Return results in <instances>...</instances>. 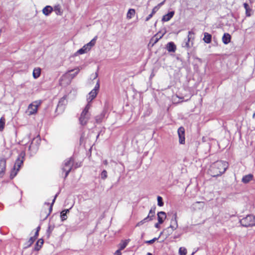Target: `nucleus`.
I'll return each mask as SVG.
<instances>
[{
  "mask_svg": "<svg viewBox=\"0 0 255 255\" xmlns=\"http://www.w3.org/2000/svg\"><path fill=\"white\" fill-rule=\"evenodd\" d=\"M121 250L120 249L118 250L115 253V255H122Z\"/></svg>",
  "mask_w": 255,
  "mask_h": 255,
  "instance_id": "46",
  "label": "nucleus"
},
{
  "mask_svg": "<svg viewBox=\"0 0 255 255\" xmlns=\"http://www.w3.org/2000/svg\"><path fill=\"white\" fill-rule=\"evenodd\" d=\"M41 74V69L40 68H35L33 71V76L34 79L38 78Z\"/></svg>",
  "mask_w": 255,
  "mask_h": 255,
  "instance_id": "27",
  "label": "nucleus"
},
{
  "mask_svg": "<svg viewBox=\"0 0 255 255\" xmlns=\"http://www.w3.org/2000/svg\"><path fill=\"white\" fill-rule=\"evenodd\" d=\"M54 228L55 225L54 224H49L48 229H47L46 231V235L48 238H49Z\"/></svg>",
  "mask_w": 255,
  "mask_h": 255,
  "instance_id": "28",
  "label": "nucleus"
},
{
  "mask_svg": "<svg viewBox=\"0 0 255 255\" xmlns=\"http://www.w3.org/2000/svg\"><path fill=\"white\" fill-rule=\"evenodd\" d=\"M67 103V101L66 100V96H64L59 100L57 105V108L63 110Z\"/></svg>",
  "mask_w": 255,
  "mask_h": 255,
  "instance_id": "16",
  "label": "nucleus"
},
{
  "mask_svg": "<svg viewBox=\"0 0 255 255\" xmlns=\"http://www.w3.org/2000/svg\"><path fill=\"white\" fill-rule=\"evenodd\" d=\"M212 35L208 32H205L204 33L203 41L206 43H210L211 42Z\"/></svg>",
  "mask_w": 255,
  "mask_h": 255,
  "instance_id": "25",
  "label": "nucleus"
},
{
  "mask_svg": "<svg viewBox=\"0 0 255 255\" xmlns=\"http://www.w3.org/2000/svg\"><path fill=\"white\" fill-rule=\"evenodd\" d=\"M40 101H34L28 107V112L29 115L35 114L37 113L38 107L40 105Z\"/></svg>",
  "mask_w": 255,
  "mask_h": 255,
  "instance_id": "10",
  "label": "nucleus"
},
{
  "mask_svg": "<svg viewBox=\"0 0 255 255\" xmlns=\"http://www.w3.org/2000/svg\"><path fill=\"white\" fill-rule=\"evenodd\" d=\"M18 171H17L16 169H15L14 167H13V169L11 171L10 175V178H13L16 175Z\"/></svg>",
  "mask_w": 255,
  "mask_h": 255,
  "instance_id": "37",
  "label": "nucleus"
},
{
  "mask_svg": "<svg viewBox=\"0 0 255 255\" xmlns=\"http://www.w3.org/2000/svg\"><path fill=\"white\" fill-rule=\"evenodd\" d=\"M159 238V237H158V238H153L152 240L145 241V243L147 244H153L154 242H155L156 241L158 240Z\"/></svg>",
  "mask_w": 255,
  "mask_h": 255,
  "instance_id": "41",
  "label": "nucleus"
},
{
  "mask_svg": "<svg viewBox=\"0 0 255 255\" xmlns=\"http://www.w3.org/2000/svg\"><path fill=\"white\" fill-rule=\"evenodd\" d=\"M97 38V36H96L89 43L84 45L81 48L79 49L77 51L76 53L78 54H83L87 53L91 49L92 47L95 45Z\"/></svg>",
  "mask_w": 255,
  "mask_h": 255,
  "instance_id": "3",
  "label": "nucleus"
},
{
  "mask_svg": "<svg viewBox=\"0 0 255 255\" xmlns=\"http://www.w3.org/2000/svg\"><path fill=\"white\" fill-rule=\"evenodd\" d=\"M204 203L203 202H196L192 205V208L194 210H200L203 208Z\"/></svg>",
  "mask_w": 255,
  "mask_h": 255,
  "instance_id": "21",
  "label": "nucleus"
},
{
  "mask_svg": "<svg viewBox=\"0 0 255 255\" xmlns=\"http://www.w3.org/2000/svg\"><path fill=\"white\" fill-rule=\"evenodd\" d=\"M159 222L155 224V227L156 228H158L159 227Z\"/></svg>",
  "mask_w": 255,
  "mask_h": 255,
  "instance_id": "51",
  "label": "nucleus"
},
{
  "mask_svg": "<svg viewBox=\"0 0 255 255\" xmlns=\"http://www.w3.org/2000/svg\"><path fill=\"white\" fill-rule=\"evenodd\" d=\"M178 135L179 137V142L180 144L185 143V129L183 127H180L178 129Z\"/></svg>",
  "mask_w": 255,
  "mask_h": 255,
  "instance_id": "12",
  "label": "nucleus"
},
{
  "mask_svg": "<svg viewBox=\"0 0 255 255\" xmlns=\"http://www.w3.org/2000/svg\"><path fill=\"white\" fill-rule=\"evenodd\" d=\"M40 142V139L39 137L33 138L30 145L29 146V150L33 153L36 152L38 150Z\"/></svg>",
  "mask_w": 255,
  "mask_h": 255,
  "instance_id": "11",
  "label": "nucleus"
},
{
  "mask_svg": "<svg viewBox=\"0 0 255 255\" xmlns=\"http://www.w3.org/2000/svg\"><path fill=\"white\" fill-rule=\"evenodd\" d=\"M80 166V165H78L77 163L75 165V168H77Z\"/></svg>",
  "mask_w": 255,
  "mask_h": 255,
  "instance_id": "53",
  "label": "nucleus"
},
{
  "mask_svg": "<svg viewBox=\"0 0 255 255\" xmlns=\"http://www.w3.org/2000/svg\"><path fill=\"white\" fill-rule=\"evenodd\" d=\"M166 31L165 30L163 32H161V31H159L158 33H157L156 34L158 35V36L157 37L159 38L160 37V39L164 36V35L165 34Z\"/></svg>",
  "mask_w": 255,
  "mask_h": 255,
  "instance_id": "43",
  "label": "nucleus"
},
{
  "mask_svg": "<svg viewBox=\"0 0 255 255\" xmlns=\"http://www.w3.org/2000/svg\"><path fill=\"white\" fill-rule=\"evenodd\" d=\"M244 7L246 9V15L247 17H250L252 15V9L250 7L247 3H244L243 4Z\"/></svg>",
  "mask_w": 255,
  "mask_h": 255,
  "instance_id": "24",
  "label": "nucleus"
},
{
  "mask_svg": "<svg viewBox=\"0 0 255 255\" xmlns=\"http://www.w3.org/2000/svg\"><path fill=\"white\" fill-rule=\"evenodd\" d=\"M240 222L243 227L253 226L255 225V217L252 215H248L240 220Z\"/></svg>",
  "mask_w": 255,
  "mask_h": 255,
  "instance_id": "4",
  "label": "nucleus"
},
{
  "mask_svg": "<svg viewBox=\"0 0 255 255\" xmlns=\"http://www.w3.org/2000/svg\"><path fill=\"white\" fill-rule=\"evenodd\" d=\"M253 118L254 119H255V112L254 113V114H253Z\"/></svg>",
  "mask_w": 255,
  "mask_h": 255,
  "instance_id": "56",
  "label": "nucleus"
},
{
  "mask_svg": "<svg viewBox=\"0 0 255 255\" xmlns=\"http://www.w3.org/2000/svg\"><path fill=\"white\" fill-rule=\"evenodd\" d=\"M174 14V11H171L168 12L167 14L163 16L162 18V21L166 22L170 20Z\"/></svg>",
  "mask_w": 255,
  "mask_h": 255,
  "instance_id": "17",
  "label": "nucleus"
},
{
  "mask_svg": "<svg viewBox=\"0 0 255 255\" xmlns=\"http://www.w3.org/2000/svg\"><path fill=\"white\" fill-rule=\"evenodd\" d=\"M187 250L184 247H180L179 249V255H186Z\"/></svg>",
  "mask_w": 255,
  "mask_h": 255,
  "instance_id": "34",
  "label": "nucleus"
},
{
  "mask_svg": "<svg viewBox=\"0 0 255 255\" xmlns=\"http://www.w3.org/2000/svg\"><path fill=\"white\" fill-rule=\"evenodd\" d=\"M158 36L157 34H155L151 39L150 40L149 43L152 45V46H153L155 44H156L159 39H160V37H157Z\"/></svg>",
  "mask_w": 255,
  "mask_h": 255,
  "instance_id": "30",
  "label": "nucleus"
},
{
  "mask_svg": "<svg viewBox=\"0 0 255 255\" xmlns=\"http://www.w3.org/2000/svg\"><path fill=\"white\" fill-rule=\"evenodd\" d=\"M61 218L62 221H64V220H66V219H67L66 214L64 212L62 211L61 212Z\"/></svg>",
  "mask_w": 255,
  "mask_h": 255,
  "instance_id": "42",
  "label": "nucleus"
},
{
  "mask_svg": "<svg viewBox=\"0 0 255 255\" xmlns=\"http://www.w3.org/2000/svg\"><path fill=\"white\" fill-rule=\"evenodd\" d=\"M36 240L35 237H31L26 243V247H30Z\"/></svg>",
  "mask_w": 255,
  "mask_h": 255,
  "instance_id": "35",
  "label": "nucleus"
},
{
  "mask_svg": "<svg viewBox=\"0 0 255 255\" xmlns=\"http://www.w3.org/2000/svg\"><path fill=\"white\" fill-rule=\"evenodd\" d=\"M25 156V153L24 151H21L19 154L13 166L15 169H16L17 171H19L21 165L23 164Z\"/></svg>",
  "mask_w": 255,
  "mask_h": 255,
  "instance_id": "9",
  "label": "nucleus"
},
{
  "mask_svg": "<svg viewBox=\"0 0 255 255\" xmlns=\"http://www.w3.org/2000/svg\"><path fill=\"white\" fill-rule=\"evenodd\" d=\"M166 49L169 52H174L176 51V47L173 42H170L167 44Z\"/></svg>",
  "mask_w": 255,
  "mask_h": 255,
  "instance_id": "20",
  "label": "nucleus"
},
{
  "mask_svg": "<svg viewBox=\"0 0 255 255\" xmlns=\"http://www.w3.org/2000/svg\"><path fill=\"white\" fill-rule=\"evenodd\" d=\"M74 159L70 157L64 160L62 170L65 172V178H66L72 169Z\"/></svg>",
  "mask_w": 255,
  "mask_h": 255,
  "instance_id": "5",
  "label": "nucleus"
},
{
  "mask_svg": "<svg viewBox=\"0 0 255 255\" xmlns=\"http://www.w3.org/2000/svg\"><path fill=\"white\" fill-rule=\"evenodd\" d=\"M206 138L205 137H203V138H202V140L203 141H206V140H205Z\"/></svg>",
  "mask_w": 255,
  "mask_h": 255,
  "instance_id": "55",
  "label": "nucleus"
},
{
  "mask_svg": "<svg viewBox=\"0 0 255 255\" xmlns=\"http://www.w3.org/2000/svg\"><path fill=\"white\" fill-rule=\"evenodd\" d=\"M99 88L100 84L99 81H98L97 82L94 88L88 94V96L87 98V101L88 102L87 104H90L91 105L90 103L96 97Z\"/></svg>",
  "mask_w": 255,
  "mask_h": 255,
  "instance_id": "6",
  "label": "nucleus"
},
{
  "mask_svg": "<svg viewBox=\"0 0 255 255\" xmlns=\"http://www.w3.org/2000/svg\"><path fill=\"white\" fill-rule=\"evenodd\" d=\"M228 163L226 161H217L213 163L209 169V174L213 177L221 175L228 168Z\"/></svg>",
  "mask_w": 255,
  "mask_h": 255,
  "instance_id": "1",
  "label": "nucleus"
},
{
  "mask_svg": "<svg viewBox=\"0 0 255 255\" xmlns=\"http://www.w3.org/2000/svg\"><path fill=\"white\" fill-rule=\"evenodd\" d=\"M100 176L102 179L105 180L108 177V173L107 171L106 170H103Z\"/></svg>",
  "mask_w": 255,
  "mask_h": 255,
  "instance_id": "36",
  "label": "nucleus"
},
{
  "mask_svg": "<svg viewBox=\"0 0 255 255\" xmlns=\"http://www.w3.org/2000/svg\"><path fill=\"white\" fill-rule=\"evenodd\" d=\"M177 213L174 214L171 220V223L168 229H171V231H173L178 228V223L177 220Z\"/></svg>",
  "mask_w": 255,
  "mask_h": 255,
  "instance_id": "13",
  "label": "nucleus"
},
{
  "mask_svg": "<svg viewBox=\"0 0 255 255\" xmlns=\"http://www.w3.org/2000/svg\"><path fill=\"white\" fill-rule=\"evenodd\" d=\"M135 13V12L134 9H129L127 14V17L128 19L131 18L134 15Z\"/></svg>",
  "mask_w": 255,
  "mask_h": 255,
  "instance_id": "32",
  "label": "nucleus"
},
{
  "mask_svg": "<svg viewBox=\"0 0 255 255\" xmlns=\"http://www.w3.org/2000/svg\"><path fill=\"white\" fill-rule=\"evenodd\" d=\"M91 105L87 104L82 112L79 118V122L81 125H86L90 119V114L89 113V110L90 109Z\"/></svg>",
  "mask_w": 255,
  "mask_h": 255,
  "instance_id": "2",
  "label": "nucleus"
},
{
  "mask_svg": "<svg viewBox=\"0 0 255 255\" xmlns=\"http://www.w3.org/2000/svg\"><path fill=\"white\" fill-rule=\"evenodd\" d=\"M194 33L192 31H189L188 32L187 38L185 39L182 44L183 47L188 49L193 46L194 37H192V35Z\"/></svg>",
  "mask_w": 255,
  "mask_h": 255,
  "instance_id": "7",
  "label": "nucleus"
},
{
  "mask_svg": "<svg viewBox=\"0 0 255 255\" xmlns=\"http://www.w3.org/2000/svg\"><path fill=\"white\" fill-rule=\"evenodd\" d=\"M6 165V160L4 159H0V177H2L4 174Z\"/></svg>",
  "mask_w": 255,
  "mask_h": 255,
  "instance_id": "15",
  "label": "nucleus"
},
{
  "mask_svg": "<svg viewBox=\"0 0 255 255\" xmlns=\"http://www.w3.org/2000/svg\"><path fill=\"white\" fill-rule=\"evenodd\" d=\"M105 117L104 112L102 113L100 115L95 117V121L97 124L101 123Z\"/></svg>",
  "mask_w": 255,
  "mask_h": 255,
  "instance_id": "29",
  "label": "nucleus"
},
{
  "mask_svg": "<svg viewBox=\"0 0 255 255\" xmlns=\"http://www.w3.org/2000/svg\"><path fill=\"white\" fill-rule=\"evenodd\" d=\"M43 240L42 239H39L36 243L35 247H34V250L35 251H39L42 247L43 244Z\"/></svg>",
  "mask_w": 255,
  "mask_h": 255,
  "instance_id": "26",
  "label": "nucleus"
},
{
  "mask_svg": "<svg viewBox=\"0 0 255 255\" xmlns=\"http://www.w3.org/2000/svg\"><path fill=\"white\" fill-rule=\"evenodd\" d=\"M58 194H59V193H57V194L55 195V197H54V199H53V201H52V203H51V205H50V207H49V213H51V211H52V206H53V204L54 203V202H55V200H56V197H57V196H58Z\"/></svg>",
  "mask_w": 255,
  "mask_h": 255,
  "instance_id": "40",
  "label": "nucleus"
},
{
  "mask_svg": "<svg viewBox=\"0 0 255 255\" xmlns=\"http://www.w3.org/2000/svg\"><path fill=\"white\" fill-rule=\"evenodd\" d=\"M103 164H105V165H108V162L107 160H103Z\"/></svg>",
  "mask_w": 255,
  "mask_h": 255,
  "instance_id": "49",
  "label": "nucleus"
},
{
  "mask_svg": "<svg viewBox=\"0 0 255 255\" xmlns=\"http://www.w3.org/2000/svg\"><path fill=\"white\" fill-rule=\"evenodd\" d=\"M196 252H197V250H196V251H194V252H193L191 254V255H194V254H195Z\"/></svg>",
  "mask_w": 255,
  "mask_h": 255,
  "instance_id": "54",
  "label": "nucleus"
},
{
  "mask_svg": "<svg viewBox=\"0 0 255 255\" xmlns=\"http://www.w3.org/2000/svg\"><path fill=\"white\" fill-rule=\"evenodd\" d=\"M146 255H152V254L150 253H147Z\"/></svg>",
  "mask_w": 255,
  "mask_h": 255,
  "instance_id": "57",
  "label": "nucleus"
},
{
  "mask_svg": "<svg viewBox=\"0 0 255 255\" xmlns=\"http://www.w3.org/2000/svg\"><path fill=\"white\" fill-rule=\"evenodd\" d=\"M231 36L230 34L225 33L222 37V41L225 44H227L230 42Z\"/></svg>",
  "mask_w": 255,
  "mask_h": 255,
  "instance_id": "23",
  "label": "nucleus"
},
{
  "mask_svg": "<svg viewBox=\"0 0 255 255\" xmlns=\"http://www.w3.org/2000/svg\"><path fill=\"white\" fill-rule=\"evenodd\" d=\"M5 126V119L3 117H1L0 119V131L3 130Z\"/></svg>",
  "mask_w": 255,
  "mask_h": 255,
  "instance_id": "33",
  "label": "nucleus"
},
{
  "mask_svg": "<svg viewBox=\"0 0 255 255\" xmlns=\"http://www.w3.org/2000/svg\"><path fill=\"white\" fill-rule=\"evenodd\" d=\"M153 14L151 13L150 14H149L148 15V16L145 19V21H148L152 16H153Z\"/></svg>",
  "mask_w": 255,
  "mask_h": 255,
  "instance_id": "45",
  "label": "nucleus"
},
{
  "mask_svg": "<svg viewBox=\"0 0 255 255\" xmlns=\"http://www.w3.org/2000/svg\"><path fill=\"white\" fill-rule=\"evenodd\" d=\"M254 175L252 174H249L245 175L242 179V182L245 184H247L253 179Z\"/></svg>",
  "mask_w": 255,
  "mask_h": 255,
  "instance_id": "18",
  "label": "nucleus"
},
{
  "mask_svg": "<svg viewBox=\"0 0 255 255\" xmlns=\"http://www.w3.org/2000/svg\"><path fill=\"white\" fill-rule=\"evenodd\" d=\"M155 207L152 208L150 210L148 216L146 218L143 219L142 220L138 222L136 225V227L140 226L142 225H143V224H144L145 223L148 222L152 220L155 216Z\"/></svg>",
  "mask_w": 255,
  "mask_h": 255,
  "instance_id": "8",
  "label": "nucleus"
},
{
  "mask_svg": "<svg viewBox=\"0 0 255 255\" xmlns=\"http://www.w3.org/2000/svg\"><path fill=\"white\" fill-rule=\"evenodd\" d=\"M39 232L36 231L35 233V235L33 236V237H35V239H36L38 236Z\"/></svg>",
  "mask_w": 255,
  "mask_h": 255,
  "instance_id": "48",
  "label": "nucleus"
},
{
  "mask_svg": "<svg viewBox=\"0 0 255 255\" xmlns=\"http://www.w3.org/2000/svg\"><path fill=\"white\" fill-rule=\"evenodd\" d=\"M165 0H163L162 2H160V3H159L157 5H156L157 6H158V8H159L161 6H162L164 3V2H165Z\"/></svg>",
  "mask_w": 255,
  "mask_h": 255,
  "instance_id": "47",
  "label": "nucleus"
},
{
  "mask_svg": "<svg viewBox=\"0 0 255 255\" xmlns=\"http://www.w3.org/2000/svg\"><path fill=\"white\" fill-rule=\"evenodd\" d=\"M159 9L158 6H155L153 7V8L152 10L151 13L153 15L154 13L157 11V10Z\"/></svg>",
  "mask_w": 255,
  "mask_h": 255,
  "instance_id": "44",
  "label": "nucleus"
},
{
  "mask_svg": "<svg viewBox=\"0 0 255 255\" xmlns=\"http://www.w3.org/2000/svg\"><path fill=\"white\" fill-rule=\"evenodd\" d=\"M166 216L164 212L160 211L157 214V218L159 224H162L166 218Z\"/></svg>",
  "mask_w": 255,
  "mask_h": 255,
  "instance_id": "19",
  "label": "nucleus"
},
{
  "mask_svg": "<svg viewBox=\"0 0 255 255\" xmlns=\"http://www.w3.org/2000/svg\"><path fill=\"white\" fill-rule=\"evenodd\" d=\"M163 202L162 201V198L161 196H157V205L160 206H163Z\"/></svg>",
  "mask_w": 255,
  "mask_h": 255,
  "instance_id": "38",
  "label": "nucleus"
},
{
  "mask_svg": "<svg viewBox=\"0 0 255 255\" xmlns=\"http://www.w3.org/2000/svg\"><path fill=\"white\" fill-rule=\"evenodd\" d=\"M69 210H70V209H65L64 210H63L62 211L67 214V213L69 212Z\"/></svg>",
  "mask_w": 255,
  "mask_h": 255,
  "instance_id": "50",
  "label": "nucleus"
},
{
  "mask_svg": "<svg viewBox=\"0 0 255 255\" xmlns=\"http://www.w3.org/2000/svg\"><path fill=\"white\" fill-rule=\"evenodd\" d=\"M99 134L97 135V137L98 138L99 137Z\"/></svg>",
  "mask_w": 255,
  "mask_h": 255,
  "instance_id": "58",
  "label": "nucleus"
},
{
  "mask_svg": "<svg viewBox=\"0 0 255 255\" xmlns=\"http://www.w3.org/2000/svg\"><path fill=\"white\" fill-rule=\"evenodd\" d=\"M40 230V226H39L38 227H37V228H36V231H38V232H39Z\"/></svg>",
  "mask_w": 255,
  "mask_h": 255,
  "instance_id": "52",
  "label": "nucleus"
},
{
  "mask_svg": "<svg viewBox=\"0 0 255 255\" xmlns=\"http://www.w3.org/2000/svg\"><path fill=\"white\" fill-rule=\"evenodd\" d=\"M53 10L52 6L47 5L43 8L42 12L45 15L48 16L52 12Z\"/></svg>",
  "mask_w": 255,
  "mask_h": 255,
  "instance_id": "22",
  "label": "nucleus"
},
{
  "mask_svg": "<svg viewBox=\"0 0 255 255\" xmlns=\"http://www.w3.org/2000/svg\"><path fill=\"white\" fill-rule=\"evenodd\" d=\"M128 240L122 241L119 245V249L121 251L124 250L128 245Z\"/></svg>",
  "mask_w": 255,
  "mask_h": 255,
  "instance_id": "31",
  "label": "nucleus"
},
{
  "mask_svg": "<svg viewBox=\"0 0 255 255\" xmlns=\"http://www.w3.org/2000/svg\"><path fill=\"white\" fill-rule=\"evenodd\" d=\"M54 10L57 14H61V8L59 5H56L54 7Z\"/></svg>",
  "mask_w": 255,
  "mask_h": 255,
  "instance_id": "39",
  "label": "nucleus"
},
{
  "mask_svg": "<svg viewBox=\"0 0 255 255\" xmlns=\"http://www.w3.org/2000/svg\"><path fill=\"white\" fill-rule=\"evenodd\" d=\"M80 69L79 68H75L74 69L69 70L67 73H66L62 78H64L68 77H71L72 78L75 77L79 72Z\"/></svg>",
  "mask_w": 255,
  "mask_h": 255,
  "instance_id": "14",
  "label": "nucleus"
}]
</instances>
